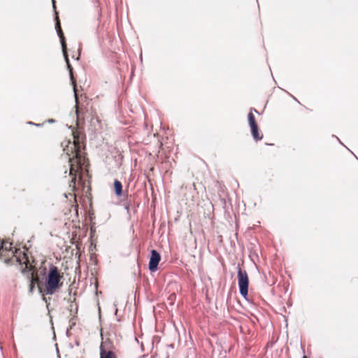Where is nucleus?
<instances>
[{"instance_id": "f3484780", "label": "nucleus", "mask_w": 358, "mask_h": 358, "mask_svg": "<svg viewBox=\"0 0 358 358\" xmlns=\"http://www.w3.org/2000/svg\"><path fill=\"white\" fill-rule=\"evenodd\" d=\"M335 137L336 138V140H338L341 143V142L340 141L339 138L338 137H336V136H335Z\"/></svg>"}, {"instance_id": "0eeeda50", "label": "nucleus", "mask_w": 358, "mask_h": 358, "mask_svg": "<svg viewBox=\"0 0 358 358\" xmlns=\"http://www.w3.org/2000/svg\"><path fill=\"white\" fill-rule=\"evenodd\" d=\"M114 188H115V194L118 196H121L122 190V183L118 180H115Z\"/></svg>"}, {"instance_id": "6e6552de", "label": "nucleus", "mask_w": 358, "mask_h": 358, "mask_svg": "<svg viewBox=\"0 0 358 358\" xmlns=\"http://www.w3.org/2000/svg\"><path fill=\"white\" fill-rule=\"evenodd\" d=\"M100 358H115V356L112 351L106 352L102 348H101Z\"/></svg>"}, {"instance_id": "f03ea898", "label": "nucleus", "mask_w": 358, "mask_h": 358, "mask_svg": "<svg viewBox=\"0 0 358 358\" xmlns=\"http://www.w3.org/2000/svg\"><path fill=\"white\" fill-rule=\"evenodd\" d=\"M56 20H57L56 30H57V34H58V36H59V37L60 38V42H61L62 48V52H63V54H64V58H65V60H66V64H67V67H68V69L69 70V73H70V76H71V80H73L72 69H71V65H70V63H69V58H68V55H67V52H66V43H65V41H64V36L63 35V33H62V31L59 22L58 21V17L57 16H56ZM72 82H73V90H74V93H75L76 101H77V94L76 92V86H75L73 80H72Z\"/></svg>"}, {"instance_id": "1a4fd4ad", "label": "nucleus", "mask_w": 358, "mask_h": 358, "mask_svg": "<svg viewBox=\"0 0 358 358\" xmlns=\"http://www.w3.org/2000/svg\"><path fill=\"white\" fill-rule=\"evenodd\" d=\"M69 150H71L72 152H75L73 157H76L77 158L78 153L77 145L76 144L75 142L73 143H70V145L68 146V148L66 149L67 152ZM67 155H69L68 152H67Z\"/></svg>"}, {"instance_id": "9b49d317", "label": "nucleus", "mask_w": 358, "mask_h": 358, "mask_svg": "<svg viewBox=\"0 0 358 358\" xmlns=\"http://www.w3.org/2000/svg\"><path fill=\"white\" fill-rule=\"evenodd\" d=\"M11 246V243L8 242H2L0 244V248L5 249L6 250H10Z\"/></svg>"}, {"instance_id": "ddd939ff", "label": "nucleus", "mask_w": 358, "mask_h": 358, "mask_svg": "<svg viewBox=\"0 0 358 358\" xmlns=\"http://www.w3.org/2000/svg\"><path fill=\"white\" fill-rule=\"evenodd\" d=\"M28 124H32V125H36V126H38H38H40V124H34V123H33V122H28Z\"/></svg>"}, {"instance_id": "4468645a", "label": "nucleus", "mask_w": 358, "mask_h": 358, "mask_svg": "<svg viewBox=\"0 0 358 358\" xmlns=\"http://www.w3.org/2000/svg\"><path fill=\"white\" fill-rule=\"evenodd\" d=\"M75 180H76V178L74 177L73 178H72L71 180V182H73V184L75 185Z\"/></svg>"}, {"instance_id": "dca6fc26", "label": "nucleus", "mask_w": 358, "mask_h": 358, "mask_svg": "<svg viewBox=\"0 0 358 358\" xmlns=\"http://www.w3.org/2000/svg\"><path fill=\"white\" fill-rule=\"evenodd\" d=\"M52 4H53V7L55 8V0H52Z\"/></svg>"}, {"instance_id": "f257e3e1", "label": "nucleus", "mask_w": 358, "mask_h": 358, "mask_svg": "<svg viewBox=\"0 0 358 358\" xmlns=\"http://www.w3.org/2000/svg\"><path fill=\"white\" fill-rule=\"evenodd\" d=\"M60 275L58 273L57 268L52 266L50 268L49 273L45 280V292L47 294L52 295L55 293L59 285Z\"/></svg>"}, {"instance_id": "20e7f679", "label": "nucleus", "mask_w": 358, "mask_h": 358, "mask_svg": "<svg viewBox=\"0 0 358 358\" xmlns=\"http://www.w3.org/2000/svg\"><path fill=\"white\" fill-rule=\"evenodd\" d=\"M160 255L155 250L151 251V255L149 261V269L151 271H155L160 261Z\"/></svg>"}, {"instance_id": "39448f33", "label": "nucleus", "mask_w": 358, "mask_h": 358, "mask_svg": "<svg viewBox=\"0 0 358 358\" xmlns=\"http://www.w3.org/2000/svg\"><path fill=\"white\" fill-rule=\"evenodd\" d=\"M252 111H254L255 113H258L255 108L250 109V110L248 115V124H249L250 127L257 125L256 120H255V117L254 115L252 114Z\"/></svg>"}, {"instance_id": "7ed1b4c3", "label": "nucleus", "mask_w": 358, "mask_h": 358, "mask_svg": "<svg viewBox=\"0 0 358 358\" xmlns=\"http://www.w3.org/2000/svg\"><path fill=\"white\" fill-rule=\"evenodd\" d=\"M237 277L240 294L243 297L246 298L248 292L249 284V280L247 272L245 270H242L238 266L237 271Z\"/></svg>"}, {"instance_id": "2eb2a0df", "label": "nucleus", "mask_w": 358, "mask_h": 358, "mask_svg": "<svg viewBox=\"0 0 358 358\" xmlns=\"http://www.w3.org/2000/svg\"><path fill=\"white\" fill-rule=\"evenodd\" d=\"M48 122H55V120H52V119H50V120H48Z\"/></svg>"}, {"instance_id": "6ab92c4d", "label": "nucleus", "mask_w": 358, "mask_h": 358, "mask_svg": "<svg viewBox=\"0 0 358 358\" xmlns=\"http://www.w3.org/2000/svg\"><path fill=\"white\" fill-rule=\"evenodd\" d=\"M303 358H307L306 356H303Z\"/></svg>"}, {"instance_id": "9d476101", "label": "nucleus", "mask_w": 358, "mask_h": 358, "mask_svg": "<svg viewBox=\"0 0 358 358\" xmlns=\"http://www.w3.org/2000/svg\"><path fill=\"white\" fill-rule=\"evenodd\" d=\"M37 280H38V279L37 278H34L33 277V275L31 274V277L30 278V281H29V291H30V292H33V290L34 289V283Z\"/></svg>"}, {"instance_id": "a211bd4d", "label": "nucleus", "mask_w": 358, "mask_h": 358, "mask_svg": "<svg viewBox=\"0 0 358 358\" xmlns=\"http://www.w3.org/2000/svg\"><path fill=\"white\" fill-rule=\"evenodd\" d=\"M69 162H71V163L72 159H71V158H69Z\"/></svg>"}, {"instance_id": "f8f14e48", "label": "nucleus", "mask_w": 358, "mask_h": 358, "mask_svg": "<svg viewBox=\"0 0 358 358\" xmlns=\"http://www.w3.org/2000/svg\"><path fill=\"white\" fill-rule=\"evenodd\" d=\"M74 171V169L73 168V164H71V167H70V169H69V173H70V175H73V172Z\"/></svg>"}, {"instance_id": "423d86ee", "label": "nucleus", "mask_w": 358, "mask_h": 358, "mask_svg": "<svg viewBox=\"0 0 358 358\" xmlns=\"http://www.w3.org/2000/svg\"><path fill=\"white\" fill-rule=\"evenodd\" d=\"M250 130H251V134H252L253 138L256 141H259V140H261L262 138V136L259 135V129H258V126L257 125L251 127H250Z\"/></svg>"}]
</instances>
